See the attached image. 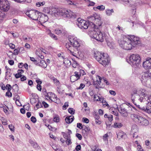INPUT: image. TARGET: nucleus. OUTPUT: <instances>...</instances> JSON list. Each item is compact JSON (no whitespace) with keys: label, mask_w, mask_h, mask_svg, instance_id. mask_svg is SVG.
Returning a JSON list of instances; mask_svg holds the SVG:
<instances>
[{"label":"nucleus","mask_w":151,"mask_h":151,"mask_svg":"<svg viewBox=\"0 0 151 151\" xmlns=\"http://www.w3.org/2000/svg\"><path fill=\"white\" fill-rule=\"evenodd\" d=\"M118 42L121 47L127 50L132 49L140 43L139 38L134 35L129 37L122 36L118 38Z\"/></svg>","instance_id":"f257e3e1"},{"label":"nucleus","mask_w":151,"mask_h":151,"mask_svg":"<svg viewBox=\"0 0 151 151\" xmlns=\"http://www.w3.org/2000/svg\"><path fill=\"white\" fill-rule=\"evenodd\" d=\"M50 12H52L51 14L55 16H61L64 18L68 19L76 17L74 13L70 10L65 8L58 9L50 7Z\"/></svg>","instance_id":"f03ea898"},{"label":"nucleus","mask_w":151,"mask_h":151,"mask_svg":"<svg viewBox=\"0 0 151 151\" xmlns=\"http://www.w3.org/2000/svg\"><path fill=\"white\" fill-rule=\"evenodd\" d=\"M147 94L145 90L144 89L139 88L134 90L131 94V99L132 102L136 105V103H142L145 101V99H143L145 96Z\"/></svg>","instance_id":"7ed1b4c3"},{"label":"nucleus","mask_w":151,"mask_h":151,"mask_svg":"<svg viewBox=\"0 0 151 151\" xmlns=\"http://www.w3.org/2000/svg\"><path fill=\"white\" fill-rule=\"evenodd\" d=\"M94 57L96 60L104 67L107 66L110 63V58L106 53L96 51L94 52Z\"/></svg>","instance_id":"20e7f679"},{"label":"nucleus","mask_w":151,"mask_h":151,"mask_svg":"<svg viewBox=\"0 0 151 151\" xmlns=\"http://www.w3.org/2000/svg\"><path fill=\"white\" fill-rule=\"evenodd\" d=\"M99 28H95L93 31L90 32L89 34L91 37L99 41L102 42L105 38V34L101 32Z\"/></svg>","instance_id":"39448f33"},{"label":"nucleus","mask_w":151,"mask_h":151,"mask_svg":"<svg viewBox=\"0 0 151 151\" xmlns=\"http://www.w3.org/2000/svg\"><path fill=\"white\" fill-rule=\"evenodd\" d=\"M140 80L142 83L147 87L151 86V73L147 70L142 73Z\"/></svg>","instance_id":"423d86ee"},{"label":"nucleus","mask_w":151,"mask_h":151,"mask_svg":"<svg viewBox=\"0 0 151 151\" xmlns=\"http://www.w3.org/2000/svg\"><path fill=\"white\" fill-rule=\"evenodd\" d=\"M129 59V63L133 66H137L140 63L141 58L140 55L138 54H132L130 56Z\"/></svg>","instance_id":"0eeeda50"},{"label":"nucleus","mask_w":151,"mask_h":151,"mask_svg":"<svg viewBox=\"0 0 151 151\" xmlns=\"http://www.w3.org/2000/svg\"><path fill=\"white\" fill-rule=\"evenodd\" d=\"M89 21L91 22L92 21L93 22L96 24L94 25L95 28H99L102 24V21L101 20V17L98 15H96L95 17L89 16L88 17Z\"/></svg>","instance_id":"6e6552de"},{"label":"nucleus","mask_w":151,"mask_h":151,"mask_svg":"<svg viewBox=\"0 0 151 151\" xmlns=\"http://www.w3.org/2000/svg\"><path fill=\"white\" fill-rule=\"evenodd\" d=\"M70 42H68L70 44L72 47L76 48L79 47L81 44V41L76 37H70L69 39Z\"/></svg>","instance_id":"1a4fd4ad"},{"label":"nucleus","mask_w":151,"mask_h":151,"mask_svg":"<svg viewBox=\"0 0 151 151\" xmlns=\"http://www.w3.org/2000/svg\"><path fill=\"white\" fill-rule=\"evenodd\" d=\"M44 95H45V98L47 100L50 99L56 103H58L60 102L59 99L58 98L56 95L52 92L47 93L45 91L43 93Z\"/></svg>","instance_id":"9d476101"},{"label":"nucleus","mask_w":151,"mask_h":151,"mask_svg":"<svg viewBox=\"0 0 151 151\" xmlns=\"http://www.w3.org/2000/svg\"><path fill=\"white\" fill-rule=\"evenodd\" d=\"M40 13L37 10H31L27 12L26 14L28 16L32 19L37 21Z\"/></svg>","instance_id":"9b49d317"},{"label":"nucleus","mask_w":151,"mask_h":151,"mask_svg":"<svg viewBox=\"0 0 151 151\" xmlns=\"http://www.w3.org/2000/svg\"><path fill=\"white\" fill-rule=\"evenodd\" d=\"M77 24L78 27L82 29H87L89 26L88 23L85 20L78 18L77 20Z\"/></svg>","instance_id":"f8f14e48"},{"label":"nucleus","mask_w":151,"mask_h":151,"mask_svg":"<svg viewBox=\"0 0 151 151\" xmlns=\"http://www.w3.org/2000/svg\"><path fill=\"white\" fill-rule=\"evenodd\" d=\"M10 8L9 4L7 0H0V9L4 12L8 11Z\"/></svg>","instance_id":"ddd939ff"},{"label":"nucleus","mask_w":151,"mask_h":151,"mask_svg":"<svg viewBox=\"0 0 151 151\" xmlns=\"http://www.w3.org/2000/svg\"><path fill=\"white\" fill-rule=\"evenodd\" d=\"M48 20V17L47 15L40 13L37 20L39 22V23H40L41 24L47 22Z\"/></svg>","instance_id":"4468645a"},{"label":"nucleus","mask_w":151,"mask_h":151,"mask_svg":"<svg viewBox=\"0 0 151 151\" xmlns=\"http://www.w3.org/2000/svg\"><path fill=\"white\" fill-rule=\"evenodd\" d=\"M138 124L142 126H146L149 125V121L142 116H140L137 122Z\"/></svg>","instance_id":"2eb2a0df"},{"label":"nucleus","mask_w":151,"mask_h":151,"mask_svg":"<svg viewBox=\"0 0 151 151\" xmlns=\"http://www.w3.org/2000/svg\"><path fill=\"white\" fill-rule=\"evenodd\" d=\"M143 67L146 69H149L151 68V58H147L146 60L143 62L142 64Z\"/></svg>","instance_id":"dca6fc26"},{"label":"nucleus","mask_w":151,"mask_h":151,"mask_svg":"<svg viewBox=\"0 0 151 151\" xmlns=\"http://www.w3.org/2000/svg\"><path fill=\"white\" fill-rule=\"evenodd\" d=\"M138 132V128L136 124L133 125L132 128L131 133L133 135V138H137L138 136L137 132Z\"/></svg>","instance_id":"f3484780"},{"label":"nucleus","mask_w":151,"mask_h":151,"mask_svg":"<svg viewBox=\"0 0 151 151\" xmlns=\"http://www.w3.org/2000/svg\"><path fill=\"white\" fill-rule=\"evenodd\" d=\"M143 99H145V101H142V102L144 103L145 104H151V95H147L146 96H145ZM150 106V105H149Z\"/></svg>","instance_id":"a211bd4d"},{"label":"nucleus","mask_w":151,"mask_h":151,"mask_svg":"<svg viewBox=\"0 0 151 151\" xmlns=\"http://www.w3.org/2000/svg\"><path fill=\"white\" fill-rule=\"evenodd\" d=\"M66 48L70 52V54L74 56H76V54L75 52L73 51L72 47L70 45V44L68 43H66L65 44Z\"/></svg>","instance_id":"6ab92c4d"},{"label":"nucleus","mask_w":151,"mask_h":151,"mask_svg":"<svg viewBox=\"0 0 151 151\" xmlns=\"http://www.w3.org/2000/svg\"><path fill=\"white\" fill-rule=\"evenodd\" d=\"M90 131V129L89 128L87 127L86 126L84 127L82 129L83 135L85 137H87Z\"/></svg>","instance_id":"aec40b11"},{"label":"nucleus","mask_w":151,"mask_h":151,"mask_svg":"<svg viewBox=\"0 0 151 151\" xmlns=\"http://www.w3.org/2000/svg\"><path fill=\"white\" fill-rule=\"evenodd\" d=\"M119 111L123 116L127 117L128 116V113L126 109L124 108H122V107H121L119 109Z\"/></svg>","instance_id":"412c9836"},{"label":"nucleus","mask_w":151,"mask_h":151,"mask_svg":"<svg viewBox=\"0 0 151 151\" xmlns=\"http://www.w3.org/2000/svg\"><path fill=\"white\" fill-rule=\"evenodd\" d=\"M140 116L135 114H132L131 115V117L132 119L137 123L138 122L139 119V118Z\"/></svg>","instance_id":"4be33fe9"},{"label":"nucleus","mask_w":151,"mask_h":151,"mask_svg":"<svg viewBox=\"0 0 151 151\" xmlns=\"http://www.w3.org/2000/svg\"><path fill=\"white\" fill-rule=\"evenodd\" d=\"M117 137L120 138H124L126 137V134L122 131H120L117 133Z\"/></svg>","instance_id":"5701e85b"},{"label":"nucleus","mask_w":151,"mask_h":151,"mask_svg":"<svg viewBox=\"0 0 151 151\" xmlns=\"http://www.w3.org/2000/svg\"><path fill=\"white\" fill-rule=\"evenodd\" d=\"M80 78L78 75L75 74L71 76L70 77V81L72 82H74L79 79Z\"/></svg>","instance_id":"b1692460"},{"label":"nucleus","mask_w":151,"mask_h":151,"mask_svg":"<svg viewBox=\"0 0 151 151\" xmlns=\"http://www.w3.org/2000/svg\"><path fill=\"white\" fill-rule=\"evenodd\" d=\"M74 120V116L71 115L69 116H67L65 119L66 122L68 124L71 123Z\"/></svg>","instance_id":"393cba45"},{"label":"nucleus","mask_w":151,"mask_h":151,"mask_svg":"<svg viewBox=\"0 0 151 151\" xmlns=\"http://www.w3.org/2000/svg\"><path fill=\"white\" fill-rule=\"evenodd\" d=\"M50 78L53 81L54 83L56 86H59L60 85V82L56 78L52 76Z\"/></svg>","instance_id":"a878e982"},{"label":"nucleus","mask_w":151,"mask_h":151,"mask_svg":"<svg viewBox=\"0 0 151 151\" xmlns=\"http://www.w3.org/2000/svg\"><path fill=\"white\" fill-rule=\"evenodd\" d=\"M74 74L76 75H78L79 77L80 78V76L82 75L83 76L85 74L84 71L82 69H80L79 70V72L76 71L74 72Z\"/></svg>","instance_id":"bb28decb"},{"label":"nucleus","mask_w":151,"mask_h":151,"mask_svg":"<svg viewBox=\"0 0 151 151\" xmlns=\"http://www.w3.org/2000/svg\"><path fill=\"white\" fill-rule=\"evenodd\" d=\"M63 63L65 64L66 67H68L71 64L70 60H68V58L64 59Z\"/></svg>","instance_id":"cd10ccee"},{"label":"nucleus","mask_w":151,"mask_h":151,"mask_svg":"<svg viewBox=\"0 0 151 151\" xmlns=\"http://www.w3.org/2000/svg\"><path fill=\"white\" fill-rule=\"evenodd\" d=\"M103 79L101 78L98 76H96V82H97L96 84L97 85H99L101 83V81Z\"/></svg>","instance_id":"c85d7f7f"},{"label":"nucleus","mask_w":151,"mask_h":151,"mask_svg":"<svg viewBox=\"0 0 151 151\" xmlns=\"http://www.w3.org/2000/svg\"><path fill=\"white\" fill-rule=\"evenodd\" d=\"M132 1L133 4V5H135V4H134V3L135 2L136 3H139V4L142 5L145 3V0H132Z\"/></svg>","instance_id":"c756f323"},{"label":"nucleus","mask_w":151,"mask_h":151,"mask_svg":"<svg viewBox=\"0 0 151 151\" xmlns=\"http://www.w3.org/2000/svg\"><path fill=\"white\" fill-rule=\"evenodd\" d=\"M47 65L46 62L43 60H41L39 64V66H40L43 68H46L47 66Z\"/></svg>","instance_id":"7c9ffc66"},{"label":"nucleus","mask_w":151,"mask_h":151,"mask_svg":"<svg viewBox=\"0 0 151 151\" xmlns=\"http://www.w3.org/2000/svg\"><path fill=\"white\" fill-rule=\"evenodd\" d=\"M101 97L102 96L99 94H95L94 96V99L95 101H99Z\"/></svg>","instance_id":"2f4dec72"},{"label":"nucleus","mask_w":151,"mask_h":151,"mask_svg":"<svg viewBox=\"0 0 151 151\" xmlns=\"http://www.w3.org/2000/svg\"><path fill=\"white\" fill-rule=\"evenodd\" d=\"M93 9L95 10H96V9H97L100 11H104L105 9V6L103 5L98 6L96 7H94Z\"/></svg>","instance_id":"473e14b6"},{"label":"nucleus","mask_w":151,"mask_h":151,"mask_svg":"<svg viewBox=\"0 0 151 151\" xmlns=\"http://www.w3.org/2000/svg\"><path fill=\"white\" fill-rule=\"evenodd\" d=\"M6 17L4 13L0 11V22H2Z\"/></svg>","instance_id":"72a5a7b5"},{"label":"nucleus","mask_w":151,"mask_h":151,"mask_svg":"<svg viewBox=\"0 0 151 151\" xmlns=\"http://www.w3.org/2000/svg\"><path fill=\"white\" fill-rule=\"evenodd\" d=\"M105 12L107 16H110L112 15V13L114 12V11L113 9H106L105 10Z\"/></svg>","instance_id":"f704fd0d"},{"label":"nucleus","mask_w":151,"mask_h":151,"mask_svg":"<svg viewBox=\"0 0 151 151\" xmlns=\"http://www.w3.org/2000/svg\"><path fill=\"white\" fill-rule=\"evenodd\" d=\"M137 102H136V104H136V103ZM137 106V107L139 109L142 111H145V112H147V111H146V109H148V107L149 106H147V107H146V108H145L144 107H142V106H140V105H136Z\"/></svg>","instance_id":"c9c22d12"},{"label":"nucleus","mask_w":151,"mask_h":151,"mask_svg":"<svg viewBox=\"0 0 151 151\" xmlns=\"http://www.w3.org/2000/svg\"><path fill=\"white\" fill-rule=\"evenodd\" d=\"M109 135L107 133L104 134L103 137V139L105 143L108 142V137Z\"/></svg>","instance_id":"e433bc0d"},{"label":"nucleus","mask_w":151,"mask_h":151,"mask_svg":"<svg viewBox=\"0 0 151 151\" xmlns=\"http://www.w3.org/2000/svg\"><path fill=\"white\" fill-rule=\"evenodd\" d=\"M50 7H45L43 10V12L45 13H47L48 14H52V12H50Z\"/></svg>","instance_id":"4c0bfd02"},{"label":"nucleus","mask_w":151,"mask_h":151,"mask_svg":"<svg viewBox=\"0 0 151 151\" xmlns=\"http://www.w3.org/2000/svg\"><path fill=\"white\" fill-rule=\"evenodd\" d=\"M122 124L121 123H115L113 127L115 128H120L122 127Z\"/></svg>","instance_id":"58836bf2"},{"label":"nucleus","mask_w":151,"mask_h":151,"mask_svg":"<svg viewBox=\"0 0 151 151\" xmlns=\"http://www.w3.org/2000/svg\"><path fill=\"white\" fill-rule=\"evenodd\" d=\"M124 3V4H130L133 5V4L132 1V0H122Z\"/></svg>","instance_id":"ea45409f"},{"label":"nucleus","mask_w":151,"mask_h":151,"mask_svg":"<svg viewBox=\"0 0 151 151\" xmlns=\"http://www.w3.org/2000/svg\"><path fill=\"white\" fill-rule=\"evenodd\" d=\"M63 136L66 139H68L69 138H70V134L69 133H67L65 132H63Z\"/></svg>","instance_id":"a19ab883"},{"label":"nucleus","mask_w":151,"mask_h":151,"mask_svg":"<svg viewBox=\"0 0 151 151\" xmlns=\"http://www.w3.org/2000/svg\"><path fill=\"white\" fill-rule=\"evenodd\" d=\"M48 33L51 37L53 38L55 40H56L57 39L56 36L54 34L52 33L50 30H49L48 31Z\"/></svg>","instance_id":"79ce46f5"},{"label":"nucleus","mask_w":151,"mask_h":151,"mask_svg":"<svg viewBox=\"0 0 151 151\" xmlns=\"http://www.w3.org/2000/svg\"><path fill=\"white\" fill-rule=\"evenodd\" d=\"M45 4V2L43 1L42 2H38L36 3V6L37 7H40L43 6Z\"/></svg>","instance_id":"37998d69"},{"label":"nucleus","mask_w":151,"mask_h":151,"mask_svg":"<svg viewBox=\"0 0 151 151\" xmlns=\"http://www.w3.org/2000/svg\"><path fill=\"white\" fill-rule=\"evenodd\" d=\"M23 40L25 42H31L32 41V39L31 37H25V36H23Z\"/></svg>","instance_id":"c03bdc74"},{"label":"nucleus","mask_w":151,"mask_h":151,"mask_svg":"<svg viewBox=\"0 0 151 151\" xmlns=\"http://www.w3.org/2000/svg\"><path fill=\"white\" fill-rule=\"evenodd\" d=\"M68 112L71 114H73L75 113V110L73 108H70L68 109Z\"/></svg>","instance_id":"a18cd8bd"},{"label":"nucleus","mask_w":151,"mask_h":151,"mask_svg":"<svg viewBox=\"0 0 151 151\" xmlns=\"http://www.w3.org/2000/svg\"><path fill=\"white\" fill-rule=\"evenodd\" d=\"M53 120L54 122H58L59 121V118L58 116H56L55 117H54L53 118Z\"/></svg>","instance_id":"49530a36"},{"label":"nucleus","mask_w":151,"mask_h":151,"mask_svg":"<svg viewBox=\"0 0 151 151\" xmlns=\"http://www.w3.org/2000/svg\"><path fill=\"white\" fill-rule=\"evenodd\" d=\"M9 127L11 131L13 132H14V127L13 125L12 124H10L9 125Z\"/></svg>","instance_id":"de8ad7c7"},{"label":"nucleus","mask_w":151,"mask_h":151,"mask_svg":"<svg viewBox=\"0 0 151 151\" xmlns=\"http://www.w3.org/2000/svg\"><path fill=\"white\" fill-rule=\"evenodd\" d=\"M1 120L2 124L4 125H6L7 124V120L5 119L4 118H2Z\"/></svg>","instance_id":"09e8293b"},{"label":"nucleus","mask_w":151,"mask_h":151,"mask_svg":"<svg viewBox=\"0 0 151 151\" xmlns=\"http://www.w3.org/2000/svg\"><path fill=\"white\" fill-rule=\"evenodd\" d=\"M52 147L53 149L56 151H62L60 149L58 148L55 145H53Z\"/></svg>","instance_id":"8fccbe9b"},{"label":"nucleus","mask_w":151,"mask_h":151,"mask_svg":"<svg viewBox=\"0 0 151 151\" xmlns=\"http://www.w3.org/2000/svg\"><path fill=\"white\" fill-rule=\"evenodd\" d=\"M84 127H85V126H82L81 123H78L77 124V127L81 129H82Z\"/></svg>","instance_id":"3c124183"},{"label":"nucleus","mask_w":151,"mask_h":151,"mask_svg":"<svg viewBox=\"0 0 151 151\" xmlns=\"http://www.w3.org/2000/svg\"><path fill=\"white\" fill-rule=\"evenodd\" d=\"M11 88L12 87L9 84H7L5 87V88L9 91L11 90Z\"/></svg>","instance_id":"603ef678"},{"label":"nucleus","mask_w":151,"mask_h":151,"mask_svg":"<svg viewBox=\"0 0 151 151\" xmlns=\"http://www.w3.org/2000/svg\"><path fill=\"white\" fill-rule=\"evenodd\" d=\"M67 140L66 141V143L67 145H69L72 143V142L71 141L70 138L66 139Z\"/></svg>","instance_id":"864d4df0"},{"label":"nucleus","mask_w":151,"mask_h":151,"mask_svg":"<svg viewBox=\"0 0 151 151\" xmlns=\"http://www.w3.org/2000/svg\"><path fill=\"white\" fill-rule=\"evenodd\" d=\"M17 99L16 100V104L19 106H21L22 105L21 104L20 102L19 101V100L18 99H17Z\"/></svg>","instance_id":"5fc2aeb1"},{"label":"nucleus","mask_w":151,"mask_h":151,"mask_svg":"<svg viewBox=\"0 0 151 151\" xmlns=\"http://www.w3.org/2000/svg\"><path fill=\"white\" fill-rule=\"evenodd\" d=\"M76 136L80 140H81L82 139V136L80 134L77 133L76 134Z\"/></svg>","instance_id":"6e6d98bb"},{"label":"nucleus","mask_w":151,"mask_h":151,"mask_svg":"<svg viewBox=\"0 0 151 151\" xmlns=\"http://www.w3.org/2000/svg\"><path fill=\"white\" fill-rule=\"evenodd\" d=\"M36 107L37 108V109L39 108H40L42 107V104L38 102L37 104L36 105Z\"/></svg>","instance_id":"4d7b16f0"},{"label":"nucleus","mask_w":151,"mask_h":151,"mask_svg":"<svg viewBox=\"0 0 151 151\" xmlns=\"http://www.w3.org/2000/svg\"><path fill=\"white\" fill-rule=\"evenodd\" d=\"M85 86V85L83 83L81 84L80 86L77 88V89H82Z\"/></svg>","instance_id":"13d9d810"},{"label":"nucleus","mask_w":151,"mask_h":151,"mask_svg":"<svg viewBox=\"0 0 151 151\" xmlns=\"http://www.w3.org/2000/svg\"><path fill=\"white\" fill-rule=\"evenodd\" d=\"M31 121L33 123H35L36 122V119L35 117L34 116H32L31 118Z\"/></svg>","instance_id":"bf43d9fd"},{"label":"nucleus","mask_w":151,"mask_h":151,"mask_svg":"<svg viewBox=\"0 0 151 151\" xmlns=\"http://www.w3.org/2000/svg\"><path fill=\"white\" fill-rule=\"evenodd\" d=\"M55 32L56 34L59 35L62 33V31L60 29H58L55 30Z\"/></svg>","instance_id":"052dcab7"},{"label":"nucleus","mask_w":151,"mask_h":151,"mask_svg":"<svg viewBox=\"0 0 151 151\" xmlns=\"http://www.w3.org/2000/svg\"><path fill=\"white\" fill-rule=\"evenodd\" d=\"M42 104L44 106L45 108H47L48 107L49 105L46 102L43 101L42 102Z\"/></svg>","instance_id":"680f3d73"},{"label":"nucleus","mask_w":151,"mask_h":151,"mask_svg":"<svg viewBox=\"0 0 151 151\" xmlns=\"http://www.w3.org/2000/svg\"><path fill=\"white\" fill-rule=\"evenodd\" d=\"M146 110L147 112L149 114H151V106H149L148 109V108Z\"/></svg>","instance_id":"e2e57ef3"},{"label":"nucleus","mask_w":151,"mask_h":151,"mask_svg":"<svg viewBox=\"0 0 151 151\" xmlns=\"http://www.w3.org/2000/svg\"><path fill=\"white\" fill-rule=\"evenodd\" d=\"M68 104L66 103H65L64 104L63 106V109H66L68 107Z\"/></svg>","instance_id":"0e129e2a"},{"label":"nucleus","mask_w":151,"mask_h":151,"mask_svg":"<svg viewBox=\"0 0 151 151\" xmlns=\"http://www.w3.org/2000/svg\"><path fill=\"white\" fill-rule=\"evenodd\" d=\"M83 122L86 123H88L89 122V120L87 118H83L82 119Z\"/></svg>","instance_id":"69168bd1"},{"label":"nucleus","mask_w":151,"mask_h":151,"mask_svg":"<svg viewBox=\"0 0 151 151\" xmlns=\"http://www.w3.org/2000/svg\"><path fill=\"white\" fill-rule=\"evenodd\" d=\"M9 46L10 48L12 49H14L15 48V45H14L12 43H9Z\"/></svg>","instance_id":"338daca9"},{"label":"nucleus","mask_w":151,"mask_h":151,"mask_svg":"<svg viewBox=\"0 0 151 151\" xmlns=\"http://www.w3.org/2000/svg\"><path fill=\"white\" fill-rule=\"evenodd\" d=\"M137 151H144L143 150L142 148L141 145L137 147Z\"/></svg>","instance_id":"774afa93"}]
</instances>
